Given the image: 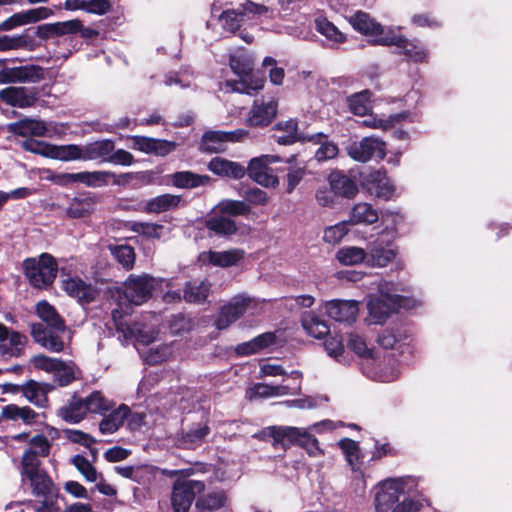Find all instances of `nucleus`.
Wrapping results in <instances>:
<instances>
[{
	"label": "nucleus",
	"mask_w": 512,
	"mask_h": 512,
	"mask_svg": "<svg viewBox=\"0 0 512 512\" xmlns=\"http://www.w3.org/2000/svg\"><path fill=\"white\" fill-rule=\"evenodd\" d=\"M36 313L47 326L41 323L31 325V335L34 341L50 352L59 353L63 351L66 334L64 320L56 309L45 300L37 303Z\"/></svg>",
	"instance_id": "f257e3e1"
},
{
	"label": "nucleus",
	"mask_w": 512,
	"mask_h": 512,
	"mask_svg": "<svg viewBox=\"0 0 512 512\" xmlns=\"http://www.w3.org/2000/svg\"><path fill=\"white\" fill-rule=\"evenodd\" d=\"M269 435L276 443L283 446L297 444L304 448L311 457H318L324 454L318 440L311 435L309 429L292 426H281L269 428Z\"/></svg>",
	"instance_id": "f03ea898"
},
{
	"label": "nucleus",
	"mask_w": 512,
	"mask_h": 512,
	"mask_svg": "<svg viewBox=\"0 0 512 512\" xmlns=\"http://www.w3.org/2000/svg\"><path fill=\"white\" fill-rule=\"evenodd\" d=\"M23 268L30 284L38 289L50 286L58 271L55 258L48 253H42L38 258H27Z\"/></svg>",
	"instance_id": "7ed1b4c3"
},
{
	"label": "nucleus",
	"mask_w": 512,
	"mask_h": 512,
	"mask_svg": "<svg viewBox=\"0 0 512 512\" xmlns=\"http://www.w3.org/2000/svg\"><path fill=\"white\" fill-rule=\"evenodd\" d=\"M378 296H371L368 303L369 321L373 324H383L395 310V304L392 298L394 284L381 280L377 284Z\"/></svg>",
	"instance_id": "20e7f679"
},
{
	"label": "nucleus",
	"mask_w": 512,
	"mask_h": 512,
	"mask_svg": "<svg viewBox=\"0 0 512 512\" xmlns=\"http://www.w3.org/2000/svg\"><path fill=\"white\" fill-rule=\"evenodd\" d=\"M113 150L114 142L109 139L94 141L84 146L68 144L66 149V161L97 160L108 162L109 156Z\"/></svg>",
	"instance_id": "39448f33"
},
{
	"label": "nucleus",
	"mask_w": 512,
	"mask_h": 512,
	"mask_svg": "<svg viewBox=\"0 0 512 512\" xmlns=\"http://www.w3.org/2000/svg\"><path fill=\"white\" fill-rule=\"evenodd\" d=\"M258 301L246 295H237L226 303L220 310L215 320V326L219 330L228 328L245 313L252 314L258 308Z\"/></svg>",
	"instance_id": "423d86ee"
},
{
	"label": "nucleus",
	"mask_w": 512,
	"mask_h": 512,
	"mask_svg": "<svg viewBox=\"0 0 512 512\" xmlns=\"http://www.w3.org/2000/svg\"><path fill=\"white\" fill-rule=\"evenodd\" d=\"M408 478L388 479L381 482L374 498L375 512H389L406 492Z\"/></svg>",
	"instance_id": "0eeeda50"
},
{
	"label": "nucleus",
	"mask_w": 512,
	"mask_h": 512,
	"mask_svg": "<svg viewBox=\"0 0 512 512\" xmlns=\"http://www.w3.org/2000/svg\"><path fill=\"white\" fill-rule=\"evenodd\" d=\"M128 314V307L126 309H113L112 318L115 323L116 329L123 333L126 339L135 338L138 343L148 345L152 343L157 335V332L151 328L141 325L140 323H131L125 319L124 316Z\"/></svg>",
	"instance_id": "6e6552de"
},
{
	"label": "nucleus",
	"mask_w": 512,
	"mask_h": 512,
	"mask_svg": "<svg viewBox=\"0 0 512 512\" xmlns=\"http://www.w3.org/2000/svg\"><path fill=\"white\" fill-rule=\"evenodd\" d=\"M366 254V266L371 268H385L391 264L398 255V247L392 240L385 241L380 237L369 242Z\"/></svg>",
	"instance_id": "1a4fd4ad"
},
{
	"label": "nucleus",
	"mask_w": 512,
	"mask_h": 512,
	"mask_svg": "<svg viewBox=\"0 0 512 512\" xmlns=\"http://www.w3.org/2000/svg\"><path fill=\"white\" fill-rule=\"evenodd\" d=\"M205 489L202 481L178 480L174 483L171 504L174 512H188L196 494Z\"/></svg>",
	"instance_id": "9d476101"
},
{
	"label": "nucleus",
	"mask_w": 512,
	"mask_h": 512,
	"mask_svg": "<svg viewBox=\"0 0 512 512\" xmlns=\"http://www.w3.org/2000/svg\"><path fill=\"white\" fill-rule=\"evenodd\" d=\"M158 283L157 279L146 274L130 275L124 282V296L131 304L141 305L150 298Z\"/></svg>",
	"instance_id": "9b49d317"
},
{
	"label": "nucleus",
	"mask_w": 512,
	"mask_h": 512,
	"mask_svg": "<svg viewBox=\"0 0 512 512\" xmlns=\"http://www.w3.org/2000/svg\"><path fill=\"white\" fill-rule=\"evenodd\" d=\"M363 371L370 379L389 383L400 374L398 361L392 357L376 359L374 356L363 364Z\"/></svg>",
	"instance_id": "f8f14e48"
},
{
	"label": "nucleus",
	"mask_w": 512,
	"mask_h": 512,
	"mask_svg": "<svg viewBox=\"0 0 512 512\" xmlns=\"http://www.w3.org/2000/svg\"><path fill=\"white\" fill-rule=\"evenodd\" d=\"M375 42L384 46H396L400 49V53L414 63H425L429 58V53L425 47L419 43L409 41L402 35L392 33L390 36H382L376 39Z\"/></svg>",
	"instance_id": "ddd939ff"
},
{
	"label": "nucleus",
	"mask_w": 512,
	"mask_h": 512,
	"mask_svg": "<svg viewBox=\"0 0 512 512\" xmlns=\"http://www.w3.org/2000/svg\"><path fill=\"white\" fill-rule=\"evenodd\" d=\"M278 161L279 157L277 156L261 155L251 159L245 169L248 176L256 183L265 187H274L278 184V179L270 165Z\"/></svg>",
	"instance_id": "4468645a"
},
{
	"label": "nucleus",
	"mask_w": 512,
	"mask_h": 512,
	"mask_svg": "<svg viewBox=\"0 0 512 512\" xmlns=\"http://www.w3.org/2000/svg\"><path fill=\"white\" fill-rule=\"evenodd\" d=\"M289 377L296 381L293 387L286 385H269L266 383H256L246 392V397L250 400L256 398H271L285 396L288 394H297L301 390L302 373L300 371H291Z\"/></svg>",
	"instance_id": "2eb2a0df"
},
{
	"label": "nucleus",
	"mask_w": 512,
	"mask_h": 512,
	"mask_svg": "<svg viewBox=\"0 0 512 512\" xmlns=\"http://www.w3.org/2000/svg\"><path fill=\"white\" fill-rule=\"evenodd\" d=\"M348 154L359 162L382 160L385 157V142L373 136L365 137L348 147Z\"/></svg>",
	"instance_id": "dca6fc26"
},
{
	"label": "nucleus",
	"mask_w": 512,
	"mask_h": 512,
	"mask_svg": "<svg viewBox=\"0 0 512 512\" xmlns=\"http://www.w3.org/2000/svg\"><path fill=\"white\" fill-rule=\"evenodd\" d=\"M9 391L20 392L32 404L44 408L48 404L47 394L52 390V385L29 380L22 385L7 384Z\"/></svg>",
	"instance_id": "f3484780"
},
{
	"label": "nucleus",
	"mask_w": 512,
	"mask_h": 512,
	"mask_svg": "<svg viewBox=\"0 0 512 512\" xmlns=\"http://www.w3.org/2000/svg\"><path fill=\"white\" fill-rule=\"evenodd\" d=\"M248 135L244 129H237L230 132L225 131H208L202 137L203 150L210 153L221 152L225 149L228 142H238Z\"/></svg>",
	"instance_id": "a211bd4d"
},
{
	"label": "nucleus",
	"mask_w": 512,
	"mask_h": 512,
	"mask_svg": "<svg viewBox=\"0 0 512 512\" xmlns=\"http://www.w3.org/2000/svg\"><path fill=\"white\" fill-rule=\"evenodd\" d=\"M230 68L232 71L240 77V82H230L226 83L227 86L231 87L232 91L236 92H245L250 94L248 88H245V82L247 78H249L252 70H253V62L251 58L242 51H237L230 55L229 60Z\"/></svg>",
	"instance_id": "6ab92c4d"
},
{
	"label": "nucleus",
	"mask_w": 512,
	"mask_h": 512,
	"mask_svg": "<svg viewBox=\"0 0 512 512\" xmlns=\"http://www.w3.org/2000/svg\"><path fill=\"white\" fill-rule=\"evenodd\" d=\"M359 303L354 300L334 299L323 303L325 313L338 322L351 323L356 320L359 312Z\"/></svg>",
	"instance_id": "aec40b11"
},
{
	"label": "nucleus",
	"mask_w": 512,
	"mask_h": 512,
	"mask_svg": "<svg viewBox=\"0 0 512 512\" xmlns=\"http://www.w3.org/2000/svg\"><path fill=\"white\" fill-rule=\"evenodd\" d=\"M277 106L272 97L255 100L249 112L248 124L255 127L267 126L276 116Z\"/></svg>",
	"instance_id": "412c9836"
},
{
	"label": "nucleus",
	"mask_w": 512,
	"mask_h": 512,
	"mask_svg": "<svg viewBox=\"0 0 512 512\" xmlns=\"http://www.w3.org/2000/svg\"><path fill=\"white\" fill-rule=\"evenodd\" d=\"M53 15V10L48 7H37L13 14L11 17L0 23L1 31H10L18 26L36 23Z\"/></svg>",
	"instance_id": "4be33fe9"
},
{
	"label": "nucleus",
	"mask_w": 512,
	"mask_h": 512,
	"mask_svg": "<svg viewBox=\"0 0 512 512\" xmlns=\"http://www.w3.org/2000/svg\"><path fill=\"white\" fill-rule=\"evenodd\" d=\"M26 337L0 323V354L4 357H19L24 350Z\"/></svg>",
	"instance_id": "5701e85b"
},
{
	"label": "nucleus",
	"mask_w": 512,
	"mask_h": 512,
	"mask_svg": "<svg viewBox=\"0 0 512 512\" xmlns=\"http://www.w3.org/2000/svg\"><path fill=\"white\" fill-rule=\"evenodd\" d=\"M245 252L242 249H230L226 251H204L199 255L202 264H209L216 267L227 268L236 265L244 258Z\"/></svg>",
	"instance_id": "b1692460"
},
{
	"label": "nucleus",
	"mask_w": 512,
	"mask_h": 512,
	"mask_svg": "<svg viewBox=\"0 0 512 512\" xmlns=\"http://www.w3.org/2000/svg\"><path fill=\"white\" fill-rule=\"evenodd\" d=\"M351 26L361 34L374 36L377 39L382 36H390L392 32H385L384 27L376 22L368 13L357 11L348 18Z\"/></svg>",
	"instance_id": "393cba45"
},
{
	"label": "nucleus",
	"mask_w": 512,
	"mask_h": 512,
	"mask_svg": "<svg viewBox=\"0 0 512 512\" xmlns=\"http://www.w3.org/2000/svg\"><path fill=\"white\" fill-rule=\"evenodd\" d=\"M132 148L144 153H153L157 156H166L176 149L177 144L163 139L145 136H134Z\"/></svg>",
	"instance_id": "a878e982"
},
{
	"label": "nucleus",
	"mask_w": 512,
	"mask_h": 512,
	"mask_svg": "<svg viewBox=\"0 0 512 512\" xmlns=\"http://www.w3.org/2000/svg\"><path fill=\"white\" fill-rule=\"evenodd\" d=\"M62 288L69 296L77 299L80 303H89L97 295L96 288L79 277L63 279Z\"/></svg>",
	"instance_id": "bb28decb"
},
{
	"label": "nucleus",
	"mask_w": 512,
	"mask_h": 512,
	"mask_svg": "<svg viewBox=\"0 0 512 512\" xmlns=\"http://www.w3.org/2000/svg\"><path fill=\"white\" fill-rule=\"evenodd\" d=\"M21 147L34 154L55 160L66 161L67 145H54L44 141L28 138L21 142Z\"/></svg>",
	"instance_id": "cd10ccee"
},
{
	"label": "nucleus",
	"mask_w": 512,
	"mask_h": 512,
	"mask_svg": "<svg viewBox=\"0 0 512 512\" xmlns=\"http://www.w3.org/2000/svg\"><path fill=\"white\" fill-rule=\"evenodd\" d=\"M0 99L11 106L27 108L36 102V94L26 87H7L0 90Z\"/></svg>",
	"instance_id": "c85d7f7f"
},
{
	"label": "nucleus",
	"mask_w": 512,
	"mask_h": 512,
	"mask_svg": "<svg viewBox=\"0 0 512 512\" xmlns=\"http://www.w3.org/2000/svg\"><path fill=\"white\" fill-rule=\"evenodd\" d=\"M328 183L335 196L350 199L358 192L356 182L350 176L339 170L332 171L329 174Z\"/></svg>",
	"instance_id": "c756f323"
},
{
	"label": "nucleus",
	"mask_w": 512,
	"mask_h": 512,
	"mask_svg": "<svg viewBox=\"0 0 512 512\" xmlns=\"http://www.w3.org/2000/svg\"><path fill=\"white\" fill-rule=\"evenodd\" d=\"M367 186L371 194L383 200L392 199L396 192L390 178L381 171H375L368 176Z\"/></svg>",
	"instance_id": "7c9ffc66"
},
{
	"label": "nucleus",
	"mask_w": 512,
	"mask_h": 512,
	"mask_svg": "<svg viewBox=\"0 0 512 512\" xmlns=\"http://www.w3.org/2000/svg\"><path fill=\"white\" fill-rule=\"evenodd\" d=\"M10 132L22 137H43L47 134L46 123L39 119L24 118L8 126Z\"/></svg>",
	"instance_id": "2f4dec72"
},
{
	"label": "nucleus",
	"mask_w": 512,
	"mask_h": 512,
	"mask_svg": "<svg viewBox=\"0 0 512 512\" xmlns=\"http://www.w3.org/2000/svg\"><path fill=\"white\" fill-rule=\"evenodd\" d=\"M402 121L414 122L415 114H412L408 111L392 114L389 116H377L371 114L367 119L363 121V124L372 129H381L386 131L395 127Z\"/></svg>",
	"instance_id": "473e14b6"
},
{
	"label": "nucleus",
	"mask_w": 512,
	"mask_h": 512,
	"mask_svg": "<svg viewBox=\"0 0 512 512\" xmlns=\"http://www.w3.org/2000/svg\"><path fill=\"white\" fill-rule=\"evenodd\" d=\"M302 142H313L319 144V148L315 152V158L319 162L333 159L338 154V147L335 143L328 141L327 135L323 133H315L301 136Z\"/></svg>",
	"instance_id": "72a5a7b5"
},
{
	"label": "nucleus",
	"mask_w": 512,
	"mask_h": 512,
	"mask_svg": "<svg viewBox=\"0 0 512 512\" xmlns=\"http://www.w3.org/2000/svg\"><path fill=\"white\" fill-rule=\"evenodd\" d=\"M208 169L218 176L232 177L234 179H241L246 174L244 166L221 157H214L209 162Z\"/></svg>",
	"instance_id": "f704fd0d"
},
{
	"label": "nucleus",
	"mask_w": 512,
	"mask_h": 512,
	"mask_svg": "<svg viewBox=\"0 0 512 512\" xmlns=\"http://www.w3.org/2000/svg\"><path fill=\"white\" fill-rule=\"evenodd\" d=\"M378 220L379 213L371 204L359 202L351 208L347 221L350 225H372Z\"/></svg>",
	"instance_id": "c9c22d12"
},
{
	"label": "nucleus",
	"mask_w": 512,
	"mask_h": 512,
	"mask_svg": "<svg viewBox=\"0 0 512 512\" xmlns=\"http://www.w3.org/2000/svg\"><path fill=\"white\" fill-rule=\"evenodd\" d=\"M130 415V408L121 404L117 409L112 410L99 423V430L102 434L109 435L119 430Z\"/></svg>",
	"instance_id": "e433bc0d"
},
{
	"label": "nucleus",
	"mask_w": 512,
	"mask_h": 512,
	"mask_svg": "<svg viewBox=\"0 0 512 512\" xmlns=\"http://www.w3.org/2000/svg\"><path fill=\"white\" fill-rule=\"evenodd\" d=\"M276 336L272 332H266L250 341L238 344L235 347V352L240 356H248L261 351L275 343Z\"/></svg>",
	"instance_id": "4c0bfd02"
},
{
	"label": "nucleus",
	"mask_w": 512,
	"mask_h": 512,
	"mask_svg": "<svg viewBox=\"0 0 512 512\" xmlns=\"http://www.w3.org/2000/svg\"><path fill=\"white\" fill-rule=\"evenodd\" d=\"M180 202V196L162 194L147 200L142 207V211L146 213L159 214L177 208Z\"/></svg>",
	"instance_id": "58836bf2"
},
{
	"label": "nucleus",
	"mask_w": 512,
	"mask_h": 512,
	"mask_svg": "<svg viewBox=\"0 0 512 512\" xmlns=\"http://www.w3.org/2000/svg\"><path fill=\"white\" fill-rule=\"evenodd\" d=\"M301 323L307 334L317 339L327 336L330 332L328 324L314 311L303 313Z\"/></svg>",
	"instance_id": "ea45409f"
},
{
	"label": "nucleus",
	"mask_w": 512,
	"mask_h": 512,
	"mask_svg": "<svg viewBox=\"0 0 512 512\" xmlns=\"http://www.w3.org/2000/svg\"><path fill=\"white\" fill-rule=\"evenodd\" d=\"M228 501L224 491H213L197 498L195 507L199 512H215L226 506Z\"/></svg>",
	"instance_id": "a19ab883"
},
{
	"label": "nucleus",
	"mask_w": 512,
	"mask_h": 512,
	"mask_svg": "<svg viewBox=\"0 0 512 512\" xmlns=\"http://www.w3.org/2000/svg\"><path fill=\"white\" fill-rule=\"evenodd\" d=\"M84 399L73 397L71 401L58 410V415L69 423L80 422L87 414Z\"/></svg>",
	"instance_id": "79ce46f5"
},
{
	"label": "nucleus",
	"mask_w": 512,
	"mask_h": 512,
	"mask_svg": "<svg viewBox=\"0 0 512 512\" xmlns=\"http://www.w3.org/2000/svg\"><path fill=\"white\" fill-rule=\"evenodd\" d=\"M209 182L210 177L208 175H199L191 171H180L172 175L173 185L182 189L205 186Z\"/></svg>",
	"instance_id": "37998d69"
},
{
	"label": "nucleus",
	"mask_w": 512,
	"mask_h": 512,
	"mask_svg": "<svg viewBox=\"0 0 512 512\" xmlns=\"http://www.w3.org/2000/svg\"><path fill=\"white\" fill-rule=\"evenodd\" d=\"M12 83H36L43 79L42 68L35 65L10 67Z\"/></svg>",
	"instance_id": "c03bdc74"
},
{
	"label": "nucleus",
	"mask_w": 512,
	"mask_h": 512,
	"mask_svg": "<svg viewBox=\"0 0 512 512\" xmlns=\"http://www.w3.org/2000/svg\"><path fill=\"white\" fill-rule=\"evenodd\" d=\"M336 260L344 266L365 264V249L358 246H344L335 254Z\"/></svg>",
	"instance_id": "a18cd8bd"
},
{
	"label": "nucleus",
	"mask_w": 512,
	"mask_h": 512,
	"mask_svg": "<svg viewBox=\"0 0 512 512\" xmlns=\"http://www.w3.org/2000/svg\"><path fill=\"white\" fill-rule=\"evenodd\" d=\"M209 431V427L206 424H198L178 438V445L184 449H194L202 444Z\"/></svg>",
	"instance_id": "49530a36"
},
{
	"label": "nucleus",
	"mask_w": 512,
	"mask_h": 512,
	"mask_svg": "<svg viewBox=\"0 0 512 512\" xmlns=\"http://www.w3.org/2000/svg\"><path fill=\"white\" fill-rule=\"evenodd\" d=\"M210 283L207 281H191L188 282L184 289L183 297L190 303H201L209 295Z\"/></svg>",
	"instance_id": "de8ad7c7"
},
{
	"label": "nucleus",
	"mask_w": 512,
	"mask_h": 512,
	"mask_svg": "<svg viewBox=\"0 0 512 512\" xmlns=\"http://www.w3.org/2000/svg\"><path fill=\"white\" fill-rule=\"evenodd\" d=\"M338 446L342 450L343 454L345 455L346 461L348 462L349 466L354 471L360 470L361 462H360V448L356 441L349 439V438H343L338 442Z\"/></svg>",
	"instance_id": "09e8293b"
},
{
	"label": "nucleus",
	"mask_w": 512,
	"mask_h": 512,
	"mask_svg": "<svg viewBox=\"0 0 512 512\" xmlns=\"http://www.w3.org/2000/svg\"><path fill=\"white\" fill-rule=\"evenodd\" d=\"M94 210V200L90 197L73 198L66 213L71 218H83L88 216Z\"/></svg>",
	"instance_id": "8fccbe9b"
},
{
	"label": "nucleus",
	"mask_w": 512,
	"mask_h": 512,
	"mask_svg": "<svg viewBox=\"0 0 512 512\" xmlns=\"http://www.w3.org/2000/svg\"><path fill=\"white\" fill-rule=\"evenodd\" d=\"M370 99L371 92L369 90H363L351 95L347 99L350 111L359 116L367 115L371 109Z\"/></svg>",
	"instance_id": "3c124183"
},
{
	"label": "nucleus",
	"mask_w": 512,
	"mask_h": 512,
	"mask_svg": "<svg viewBox=\"0 0 512 512\" xmlns=\"http://www.w3.org/2000/svg\"><path fill=\"white\" fill-rule=\"evenodd\" d=\"M315 28L330 41L343 43L346 40V36L326 17H317L315 19Z\"/></svg>",
	"instance_id": "603ef678"
},
{
	"label": "nucleus",
	"mask_w": 512,
	"mask_h": 512,
	"mask_svg": "<svg viewBox=\"0 0 512 512\" xmlns=\"http://www.w3.org/2000/svg\"><path fill=\"white\" fill-rule=\"evenodd\" d=\"M276 128L285 132L284 135L277 137V142L281 145H290L296 141H301V136L304 134H298V123L295 119H289L286 121H280L276 124Z\"/></svg>",
	"instance_id": "864d4df0"
},
{
	"label": "nucleus",
	"mask_w": 512,
	"mask_h": 512,
	"mask_svg": "<svg viewBox=\"0 0 512 512\" xmlns=\"http://www.w3.org/2000/svg\"><path fill=\"white\" fill-rule=\"evenodd\" d=\"M31 45L32 39L27 34L0 36V52L29 49Z\"/></svg>",
	"instance_id": "5fc2aeb1"
},
{
	"label": "nucleus",
	"mask_w": 512,
	"mask_h": 512,
	"mask_svg": "<svg viewBox=\"0 0 512 512\" xmlns=\"http://www.w3.org/2000/svg\"><path fill=\"white\" fill-rule=\"evenodd\" d=\"M207 227L221 236L234 234L237 230L234 221L224 215L211 217L207 221Z\"/></svg>",
	"instance_id": "6e6d98bb"
},
{
	"label": "nucleus",
	"mask_w": 512,
	"mask_h": 512,
	"mask_svg": "<svg viewBox=\"0 0 512 512\" xmlns=\"http://www.w3.org/2000/svg\"><path fill=\"white\" fill-rule=\"evenodd\" d=\"M115 174L110 171L79 172L78 182L90 187H100L107 184L108 180Z\"/></svg>",
	"instance_id": "4d7b16f0"
},
{
	"label": "nucleus",
	"mask_w": 512,
	"mask_h": 512,
	"mask_svg": "<svg viewBox=\"0 0 512 512\" xmlns=\"http://www.w3.org/2000/svg\"><path fill=\"white\" fill-rule=\"evenodd\" d=\"M87 412L104 414L112 408V402L105 398L101 392H92L84 399Z\"/></svg>",
	"instance_id": "13d9d810"
},
{
	"label": "nucleus",
	"mask_w": 512,
	"mask_h": 512,
	"mask_svg": "<svg viewBox=\"0 0 512 512\" xmlns=\"http://www.w3.org/2000/svg\"><path fill=\"white\" fill-rule=\"evenodd\" d=\"M349 222L341 221L325 228L323 241L328 244H338L349 232Z\"/></svg>",
	"instance_id": "bf43d9fd"
},
{
	"label": "nucleus",
	"mask_w": 512,
	"mask_h": 512,
	"mask_svg": "<svg viewBox=\"0 0 512 512\" xmlns=\"http://www.w3.org/2000/svg\"><path fill=\"white\" fill-rule=\"evenodd\" d=\"M217 209L222 214L231 216L245 215L250 212V207L243 201L225 199L219 202Z\"/></svg>",
	"instance_id": "052dcab7"
},
{
	"label": "nucleus",
	"mask_w": 512,
	"mask_h": 512,
	"mask_svg": "<svg viewBox=\"0 0 512 512\" xmlns=\"http://www.w3.org/2000/svg\"><path fill=\"white\" fill-rule=\"evenodd\" d=\"M80 27H81V21L78 19H73V20L64 21V22L48 24V25H45L43 28H45V30L52 35L60 36V35H64V34L77 33L78 29H80Z\"/></svg>",
	"instance_id": "680f3d73"
},
{
	"label": "nucleus",
	"mask_w": 512,
	"mask_h": 512,
	"mask_svg": "<svg viewBox=\"0 0 512 512\" xmlns=\"http://www.w3.org/2000/svg\"><path fill=\"white\" fill-rule=\"evenodd\" d=\"M131 230L147 238L159 239L163 235L164 226L148 222H134L131 225Z\"/></svg>",
	"instance_id": "e2e57ef3"
},
{
	"label": "nucleus",
	"mask_w": 512,
	"mask_h": 512,
	"mask_svg": "<svg viewBox=\"0 0 512 512\" xmlns=\"http://www.w3.org/2000/svg\"><path fill=\"white\" fill-rule=\"evenodd\" d=\"M383 229L381 234H395L398 226L403 222V216L398 212L385 211L379 216Z\"/></svg>",
	"instance_id": "0e129e2a"
},
{
	"label": "nucleus",
	"mask_w": 512,
	"mask_h": 512,
	"mask_svg": "<svg viewBox=\"0 0 512 512\" xmlns=\"http://www.w3.org/2000/svg\"><path fill=\"white\" fill-rule=\"evenodd\" d=\"M348 347L360 357L365 358V362L374 356L373 350L369 348L365 340L356 333L349 334Z\"/></svg>",
	"instance_id": "69168bd1"
},
{
	"label": "nucleus",
	"mask_w": 512,
	"mask_h": 512,
	"mask_svg": "<svg viewBox=\"0 0 512 512\" xmlns=\"http://www.w3.org/2000/svg\"><path fill=\"white\" fill-rule=\"evenodd\" d=\"M115 259L125 268L131 269L135 262V252L131 246L120 245L112 249Z\"/></svg>",
	"instance_id": "338daca9"
},
{
	"label": "nucleus",
	"mask_w": 512,
	"mask_h": 512,
	"mask_svg": "<svg viewBox=\"0 0 512 512\" xmlns=\"http://www.w3.org/2000/svg\"><path fill=\"white\" fill-rule=\"evenodd\" d=\"M406 337L405 331L400 328L385 329L378 338L379 344L386 348L392 349L395 345Z\"/></svg>",
	"instance_id": "774afa93"
}]
</instances>
